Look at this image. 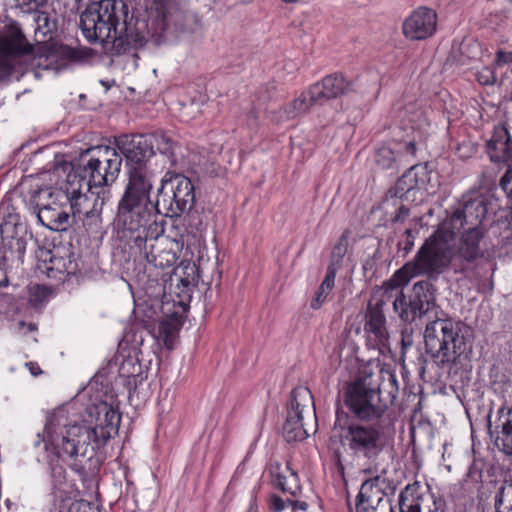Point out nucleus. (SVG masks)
<instances>
[{
	"mask_svg": "<svg viewBox=\"0 0 512 512\" xmlns=\"http://www.w3.org/2000/svg\"><path fill=\"white\" fill-rule=\"evenodd\" d=\"M336 275L334 274V269H327L325 278L321 285L319 286L315 296L311 300L310 307L314 310H318L321 308L323 303L326 301L327 296L332 291L335 283Z\"/></svg>",
	"mask_w": 512,
	"mask_h": 512,
	"instance_id": "33",
	"label": "nucleus"
},
{
	"mask_svg": "<svg viewBox=\"0 0 512 512\" xmlns=\"http://www.w3.org/2000/svg\"><path fill=\"white\" fill-rule=\"evenodd\" d=\"M453 234V231L444 228L434 231L418 248L413 259L406 262L386 282L387 287L398 288L418 276H425L428 281L437 280L452 264L454 265Z\"/></svg>",
	"mask_w": 512,
	"mask_h": 512,
	"instance_id": "5",
	"label": "nucleus"
},
{
	"mask_svg": "<svg viewBox=\"0 0 512 512\" xmlns=\"http://www.w3.org/2000/svg\"><path fill=\"white\" fill-rule=\"evenodd\" d=\"M491 412L490 409L487 428L491 437L495 435V444L500 447L512 437V408L506 404L498 408L494 429H492Z\"/></svg>",
	"mask_w": 512,
	"mask_h": 512,
	"instance_id": "26",
	"label": "nucleus"
},
{
	"mask_svg": "<svg viewBox=\"0 0 512 512\" xmlns=\"http://www.w3.org/2000/svg\"><path fill=\"white\" fill-rule=\"evenodd\" d=\"M459 232L456 248L453 249L455 272H465L473 264L491 260L494 250L487 229Z\"/></svg>",
	"mask_w": 512,
	"mask_h": 512,
	"instance_id": "10",
	"label": "nucleus"
},
{
	"mask_svg": "<svg viewBox=\"0 0 512 512\" xmlns=\"http://www.w3.org/2000/svg\"><path fill=\"white\" fill-rule=\"evenodd\" d=\"M379 476L361 485L356 497V512H394L391 499L377 486Z\"/></svg>",
	"mask_w": 512,
	"mask_h": 512,
	"instance_id": "18",
	"label": "nucleus"
},
{
	"mask_svg": "<svg viewBox=\"0 0 512 512\" xmlns=\"http://www.w3.org/2000/svg\"><path fill=\"white\" fill-rule=\"evenodd\" d=\"M349 245V233L345 231L337 240L331 252V259L327 269H334V274L341 267L342 259L347 253Z\"/></svg>",
	"mask_w": 512,
	"mask_h": 512,
	"instance_id": "35",
	"label": "nucleus"
},
{
	"mask_svg": "<svg viewBox=\"0 0 512 512\" xmlns=\"http://www.w3.org/2000/svg\"><path fill=\"white\" fill-rule=\"evenodd\" d=\"M70 196L71 187L67 188L66 191L45 187L35 191L33 194L35 204H37V201H46V204L52 207H69Z\"/></svg>",
	"mask_w": 512,
	"mask_h": 512,
	"instance_id": "29",
	"label": "nucleus"
},
{
	"mask_svg": "<svg viewBox=\"0 0 512 512\" xmlns=\"http://www.w3.org/2000/svg\"><path fill=\"white\" fill-rule=\"evenodd\" d=\"M461 321L439 318L429 321L424 331L425 350L440 368L450 367L468 350Z\"/></svg>",
	"mask_w": 512,
	"mask_h": 512,
	"instance_id": "6",
	"label": "nucleus"
},
{
	"mask_svg": "<svg viewBox=\"0 0 512 512\" xmlns=\"http://www.w3.org/2000/svg\"><path fill=\"white\" fill-rule=\"evenodd\" d=\"M50 263L52 264L50 270H56L59 273L74 275L78 271L77 263L71 259V257L63 258L51 256Z\"/></svg>",
	"mask_w": 512,
	"mask_h": 512,
	"instance_id": "39",
	"label": "nucleus"
},
{
	"mask_svg": "<svg viewBox=\"0 0 512 512\" xmlns=\"http://www.w3.org/2000/svg\"><path fill=\"white\" fill-rule=\"evenodd\" d=\"M270 475L272 478V485L280 489L282 492H287L292 497H298L301 493V486L299 484L298 474L290 468L287 462L285 466L275 462L270 466Z\"/></svg>",
	"mask_w": 512,
	"mask_h": 512,
	"instance_id": "25",
	"label": "nucleus"
},
{
	"mask_svg": "<svg viewBox=\"0 0 512 512\" xmlns=\"http://www.w3.org/2000/svg\"><path fill=\"white\" fill-rule=\"evenodd\" d=\"M486 213V203L482 198L470 199L452 213L448 220L449 226L453 231L486 229L482 225Z\"/></svg>",
	"mask_w": 512,
	"mask_h": 512,
	"instance_id": "16",
	"label": "nucleus"
},
{
	"mask_svg": "<svg viewBox=\"0 0 512 512\" xmlns=\"http://www.w3.org/2000/svg\"><path fill=\"white\" fill-rule=\"evenodd\" d=\"M501 447L505 453L512 454V437Z\"/></svg>",
	"mask_w": 512,
	"mask_h": 512,
	"instance_id": "53",
	"label": "nucleus"
},
{
	"mask_svg": "<svg viewBox=\"0 0 512 512\" xmlns=\"http://www.w3.org/2000/svg\"><path fill=\"white\" fill-rule=\"evenodd\" d=\"M446 503L442 498L433 497V508H430V512H446Z\"/></svg>",
	"mask_w": 512,
	"mask_h": 512,
	"instance_id": "49",
	"label": "nucleus"
},
{
	"mask_svg": "<svg viewBox=\"0 0 512 512\" xmlns=\"http://www.w3.org/2000/svg\"><path fill=\"white\" fill-rule=\"evenodd\" d=\"M71 186V196L69 211L73 217H78L83 225L89 230H96L101 225V213L105 202L109 199V193L106 191L94 192L86 188L88 193H82L83 183L79 182V187Z\"/></svg>",
	"mask_w": 512,
	"mask_h": 512,
	"instance_id": "13",
	"label": "nucleus"
},
{
	"mask_svg": "<svg viewBox=\"0 0 512 512\" xmlns=\"http://www.w3.org/2000/svg\"><path fill=\"white\" fill-rule=\"evenodd\" d=\"M383 307L382 300H377L375 303L369 302L365 314L364 329L369 334V340L373 337L375 346L379 350L386 348L389 340Z\"/></svg>",
	"mask_w": 512,
	"mask_h": 512,
	"instance_id": "20",
	"label": "nucleus"
},
{
	"mask_svg": "<svg viewBox=\"0 0 512 512\" xmlns=\"http://www.w3.org/2000/svg\"><path fill=\"white\" fill-rule=\"evenodd\" d=\"M35 23L34 40L38 46L40 57H45L50 64L58 58L75 59L76 51L68 46L54 41L57 32V19L46 11H36L33 14Z\"/></svg>",
	"mask_w": 512,
	"mask_h": 512,
	"instance_id": "12",
	"label": "nucleus"
},
{
	"mask_svg": "<svg viewBox=\"0 0 512 512\" xmlns=\"http://www.w3.org/2000/svg\"><path fill=\"white\" fill-rule=\"evenodd\" d=\"M393 309L404 322L411 323L420 319L410 292L405 294L403 291H400L393 301Z\"/></svg>",
	"mask_w": 512,
	"mask_h": 512,
	"instance_id": "30",
	"label": "nucleus"
},
{
	"mask_svg": "<svg viewBox=\"0 0 512 512\" xmlns=\"http://www.w3.org/2000/svg\"><path fill=\"white\" fill-rule=\"evenodd\" d=\"M496 512H503L501 509L495 510Z\"/></svg>",
	"mask_w": 512,
	"mask_h": 512,
	"instance_id": "61",
	"label": "nucleus"
},
{
	"mask_svg": "<svg viewBox=\"0 0 512 512\" xmlns=\"http://www.w3.org/2000/svg\"><path fill=\"white\" fill-rule=\"evenodd\" d=\"M404 235H405V239L403 241L399 242L398 247L400 250L404 251L405 255H407L409 252L412 251V249L414 247L415 236L411 229H406L404 232Z\"/></svg>",
	"mask_w": 512,
	"mask_h": 512,
	"instance_id": "43",
	"label": "nucleus"
},
{
	"mask_svg": "<svg viewBox=\"0 0 512 512\" xmlns=\"http://www.w3.org/2000/svg\"><path fill=\"white\" fill-rule=\"evenodd\" d=\"M406 120L413 130H422L429 125L428 118L420 107L408 106L406 108Z\"/></svg>",
	"mask_w": 512,
	"mask_h": 512,
	"instance_id": "38",
	"label": "nucleus"
},
{
	"mask_svg": "<svg viewBox=\"0 0 512 512\" xmlns=\"http://www.w3.org/2000/svg\"><path fill=\"white\" fill-rule=\"evenodd\" d=\"M161 21L163 30L174 28L177 32L193 33L201 27V18L198 14L181 4L171 10Z\"/></svg>",
	"mask_w": 512,
	"mask_h": 512,
	"instance_id": "23",
	"label": "nucleus"
},
{
	"mask_svg": "<svg viewBox=\"0 0 512 512\" xmlns=\"http://www.w3.org/2000/svg\"><path fill=\"white\" fill-rule=\"evenodd\" d=\"M34 212L38 221L52 231H66L71 224L69 207H52L46 201H37Z\"/></svg>",
	"mask_w": 512,
	"mask_h": 512,
	"instance_id": "21",
	"label": "nucleus"
},
{
	"mask_svg": "<svg viewBox=\"0 0 512 512\" xmlns=\"http://www.w3.org/2000/svg\"><path fill=\"white\" fill-rule=\"evenodd\" d=\"M120 420L118 410L107 403L98 407L97 424L94 427L77 422L71 424L67 413L58 410L48 416L44 434L37 435L34 445L38 447L43 442L45 450L48 445H52L73 459L76 467L84 469L85 463L91 461L96 451L117 433Z\"/></svg>",
	"mask_w": 512,
	"mask_h": 512,
	"instance_id": "2",
	"label": "nucleus"
},
{
	"mask_svg": "<svg viewBox=\"0 0 512 512\" xmlns=\"http://www.w3.org/2000/svg\"><path fill=\"white\" fill-rule=\"evenodd\" d=\"M1 249L4 261L23 263V257L32 234L18 213H8L0 225Z\"/></svg>",
	"mask_w": 512,
	"mask_h": 512,
	"instance_id": "14",
	"label": "nucleus"
},
{
	"mask_svg": "<svg viewBox=\"0 0 512 512\" xmlns=\"http://www.w3.org/2000/svg\"><path fill=\"white\" fill-rule=\"evenodd\" d=\"M340 439L343 447L354 460L369 465L364 472L371 473V465L375 463L384 448L380 427L351 420L342 428Z\"/></svg>",
	"mask_w": 512,
	"mask_h": 512,
	"instance_id": "9",
	"label": "nucleus"
},
{
	"mask_svg": "<svg viewBox=\"0 0 512 512\" xmlns=\"http://www.w3.org/2000/svg\"><path fill=\"white\" fill-rule=\"evenodd\" d=\"M122 160L117 149L111 146L102 145L88 149L82 155L74 177L78 175L79 182L89 189L108 187L118 178Z\"/></svg>",
	"mask_w": 512,
	"mask_h": 512,
	"instance_id": "7",
	"label": "nucleus"
},
{
	"mask_svg": "<svg viewBox=\"0 0 512 512\" xmlns=\"http://www.w3.org/2000/svg\"><path fill=\"white\" fill-rule=\"evenodd\" d=\"M428 181L429 177L426 167L413 165L398 179L395 187L388 190L387 196L402 198L411 190L424 189Z\"/></svg>",
	"mask_w": 512,
	"mask_h": 512,
	"instance_id": "22",
	"label": "nucleus"
},
{
	"mask_svg": "<svg viewBox=\"0 0 512 512\" xmlns=\"http://www.w3.org/2000/svg\"><path fill=\"white\" fill-rule=\"evenodd\" d=\"M9 284V279L4 270L0 269V288L7 287Z\"/></svg>",
	"mask_w": 512,
	"mask_h": 512,
	"instance_id": "52",
	"label": "nucleus"
},
{
	"mask_svg": "<svg viewBox=\"0 0 512 512\" xmlns=\"http://www.w3.org/2000/svg\"><path fill=\"white\" fill-rule=\"evenodd\" d=\"M26 367L29 369L30 373L33 375V376H39L40 374H42V370L41 368L39 367V365L35 362H27L26 364Z\"/></svg>",
	"mask_w": 512,
	"mask_h": 512,
	"instance_id": "50",
	"label": "nucleus"
},
{
	"mask_svg": "<svg viewBox=\"0 0 512 512\" xmlns=\"http://www.w3.org/2000/svg\"><path fill=\"white\" fill-rule=\"evenodd\" d=\"M148 138L152 139L153 147L156 146L157 150L168 158L171 166L176 165V150L179 148L177 142L164 133L154 134Z\"/></svg>",
	"mask_w": 512,
	"mask_h": 512,
	"instance_id": "31",
	"label": "nucleus"
},
{
	"mask_svg": "<svg viewBox=\"0 0 512 512\" xmlns=\"http://www.w3.org/2000/svg\"><path fill=\"white\" fill-rule=\"evenodd\" d=\"M375 163L384 170H397L395 154L393 150L387 146H382L376 150Z\"/></svg>",
	"mask_w": 512,
	"mask_h": 512,
	"instance_id": "37",
	"label": "nucleus"
},
{
	"mask_svg": "<svg viewBox=\"0 0 512 512\" xmlns=\"http://www.w3.org/2000/svg\"><path fill=\"white\" fill-rule=\"evenodd\" d=\"M46 0H13V5L22 12H36L38 7L45 3Z\"/></svg>",
	"mask_w": 512,
	"mask_h": 512,
	"instance_id": "42",
	"label": "nucleus"
},
{
	"mask_svg": "<svg viewBox=\"0 0 512 512\" xmlns=\"http://www.w3.org/2000/svg\"><path fill=\"white\" fill-rule=\"evenodd\" d=\"M415 485H407L399 494L400 512H421L420 496L414 495Z\"/></svg>",
	"mask_w": 512,
	"mask_h": 512,
	"instance_id": "32",
	"label": "nucleus"
},
{
	"mask_svg": "<svg viewBox=\"0 0 512 512\" xmlns=\"http://www.w3.org/2000/svg\"><path fill=\"white\" fill-rule=\"evenodd\" d=\"M437 28V13L428 7L414 10L403 22L402 31L407 39L421 41L432 37Z\"/></svg>",
	"mask_w": 512,
	"mask_h": 512,
	"instance_id": "17",
	"label": "nucleus"
},
{
	"mask_svg": "<svg viewBox=\"0 0 512 512\" xmlns=\"http://www.w3.org/2000/svg\"><path fill=\"white\" fill-rule=\"evenodd\" d=\"M288 506H291L293 512L302 511L305 512L308 509V504L305 501L298 500L297 497L287 498Z\"/></svg>",
	"mask_w": 512,
	"mask_h": 512,
	"instance_id": "46",
	"label": "nucleus"
},
{
	"mask_svg": "<svg viewBox=\"0 0 512 512\" xmlns=\"http://www.w3.org/2000/svg\"><path fill=\"white\" fill-rule=\"evenodd\" d=\"M405 152L410 155H415L416 153V146L414 141H409L405 144Z\"/></svg>",
	"mask_w": 512,
	"mask_h": 512,
	"instance_id": "51",
	"label": "nucleus"
},
{
	"mask_svg": "<svg viewBox=\"0 0 512 512\" xmlns=\"http://www.w3.org/2000/svg\"><path fill=\"white\" fill-rule=\"evenodd\" d=\"M497 64L512 63V52L498 51L496 55Z\"/></svg>",
	"mask_w": 512,
	"mask_h": 512,
	"instance_id": "48",
	"label": "nucleus"
},
{
	"mask_svg": "<svg viewBox=\"0 0 512 512\" xmlns=\"http://www.w3.org/2000/svg\"><path fill=\"white\" fill-rule=\"evenodd\" d=\"M487 153L494 163H508L512 161V138L504 126L496 127L492 137L487 142Z\"/></svg>",
	"mask_w": 512,
	"mask_h": 512,
	"instance_id": "24",
	"label": "nucleus"
},
{
	"mask_svg": "<svg viewBox=\"0 0 512 512\" xmlns=\"http://www.w3.org/2000/svg\"><path fill=\"white\" fill-rule=\"evenodd\" d=\"M269 508L273 512H282L288 506L287 499L284 500L280 496L271 495L268 501Z\"/></svg>",
	"mask_w": 512,
	"mask_h": 512,
	"instance_id": "44",
	"label": "nucleus"
},
{
	"mask_svg": "<svg viewBox=\"0 0 512 512\" xmlns=\"http://www.w3.org/2000/svg\"><path fill=\"white\" fill-rule=\"evenodd\" d=\"M281 1L284 3H295V2H298L299 0H281Z\"/></svg>",
	"mask_w": 512,
	"mask_h": 512,
	"instance_id": "57",
	"label": "nucleus"
},
{
	"mask_svg": "<svg viewBox=\"0 0 512 512\" xmlns=\"http://www.w3.org/2000/svg\"><path fill=\"white\" fill-rule=\"evenodd\" d=\"M478 81L482 85H491L494 84V82L496 81V77L492 70H490L489 68H484L478 74Z\"/></svg>",
	"mask_w": 512,
	"mask_h": 512,
	"instance_id": "45",
	"label": "nucleus"
},
{
	"mask_svg": "<svg viewBox=\"0 0 512 512\" xmlns=\"http://www.w3.org/2000/svg\"><path fill=\"white\" fill-rule=\"evenodd\" d=\"M19 325H20L21 327H24V326H26V323H25L24 321H21V322L19 323Z\"/></svg>",
	"mask_w": 512,
	"mask_h": 512,
	"instance_id": "58",
	"label": "nucleus"
},
{
	"mask_svg": "<svg viewBox=\"0 0 512 512\" xmlns=\"http://www.w3.org/2000/svg\"><path fill=\"white\" fill-rule=\"evenodd\" d=\"M125 369V363L121 366V371H124Z\"/></svg>",
	"mask_w": 512,
	"mask_h": 512,
	"instance_id": "60",
	"label": "nucleus"
},
{
	"mask_svg": "<svg viewBox=\"0 0 512 512\" xmlns=\"http://www.w3.org/2000/svg\"><path fill=\"white\" fill-rule=\"evenodd\" d=\"M397 376L380 368L359 375L347 385L344 403L353 416L361 421H377L393 405L398 395Z\"/></svg>",
	"mask_w": 512,
	"mask_h": 512,
	"instance_id": "4",
	"label": "nucleus"
},
{
	"mask_svg": "<svg viewBox=\"0 0 512 512\" xmlns=\"http://www.w3.org/2000/svg\"><path fill=\"white\" fill-rule=\"evenodd\" d=\"M153 3L161 20L181 4L179 0H153Z\"/></svg>",
	"mask_w": 512,
	"mask_h": 512,
	"instance_id": "41",
	"label": "nucleus"
},
{
	"mask_svg": "<svg viewBox=\"0 0 512 512\" xmlns=\"http://www.w3.org/2000/svg\"><path fill=\"white\" fill-rule=\"evenodd\" d=\"M410 294L420 319L438 308L436 305L435 288L430 281L421 280L416 282Z\"/></svg>",
	"mask_w": 512,
	"mask_h": 512,
	"instance_id": "27",
	"label": "nucleus"
},
{
	"mask_svg": "<svg viewBox=\"0 0 512 512\" xmlns=\"http://www.w3.org/2000/svg\"><path fill=\"white\" fill-rule=\"evenodd\" d=\"M401 342H402V346H403V348L411 346V345H412V339H411V336H410V335L405 336V335L403 334V335H402V340H401Z\"/></svg>",
	"mask_w": 512,
	"mask_h": 512,
	"instance_id": "54",
	"label": "nucleus"
},
{
	"mask_svg": "<svg viewBox=\"0 0 512 512\" xmlns=\"http://www.w3.org/2000/svg\"><path fill=\"white\" fill-rule=\"evenodd\" d=\"M507 512H512V504H510V506L508 507V511Z\"/></svg>",
	"mask_w": 512,
	"mask_h": 512,
	"instance_id": "59",
	"label": "nucleus"
},
{
	"mask_svg": "<svg viewBox=\"0 0 512 512\" xmlns=\"http://www.w3.org/2000/svg\"><path fill=\"white\" fill-rule=\"evenodd\" d=\"M409 216V209L405 205H401L396 215L393 217V222H402Z\"/></svg>",
	"mask_w": 512,
	"mask_h": 512,
	"instance_id": "47",
	"label": "nucleus"
},
{
	"mask_svg": "<svg viewBox=\"0 0 512 512\" xmlns=\"http://www.w3.org/2000/svg\"><path fill=\"white\" fill-rule=\"evenodd\" d=\"M195 202V190L191 180L181 173L166 172L161 179V185L157 191V200L153 204V214L157 221V213L174 218L180 217L190 211Z\"/></svg>",
	"mask_w": 512,
	"mask_h": 512,
	"instance_id": "8",
	"label": "nucleus"
},
{
	"mask_svg": "<svg viewBox=\"0 0 512 512\" xmlns=\"http://www.w3.org/2000/svg\"><path fill=\"white\" fill-rule=\"evenodd\" d=\"M80 28L90 43L110 45L112 55H122L145 46L150 35L145 19L129 16L122 0L92 2L80 15Z\"/></svg>",
	"mask_w": 512,
	"mask_h": 512,
	"instance_id": "3",
	"label": "nucleus"
},
{
	"mask_svg": "<svg viewBox=\"0 0 512 512\" xmlns=\"http://www.w3.org/2000/svg\"><path fill=\"white\" fill-rule=\"evenodd\" d=\"M181 272H182V274L180 275L181 277H189V278L191 277L190 273L188 272V269H186V265H183L181 267Z\"/></svg>",
	"mask_w": 512,
	"mask_h": 512,
	"instance_id": "55",
	"label": "nucleus"
},
{
	"mask_svg": "<svg viewBox=\"0 0 512 512\" xmlns=\"http://www.w3.org/2000/svg\"><path fill=\"white\" fill-rule=\"evenodd\" d=\"M186 269H188V272L190 273L189 277H181L179 276L177 289L179 290L177 293L178 296H182L183 298H190L192 290L195 286H197L199 281V273L198 268L194 263H187Z\"/></svg>",
	"mask_w": 512,
	"mask_h": 512,
	"instance_id": "34",
	"label": "nucleus"
},
{
	"mask_svg": "<svg viewBox=\"0 0 512 512\" xmlns=\"http://www.w3.org/2000/svg\"><path fill=\"white\" fill-rule=\"evenodd\" d=\"M512 504V484H502L494 497L495 510L501 509L502 505Z\"/></svg>",
	"mask_w": 512,
	"mask_h": 512,
	"instance_id": "40",
	"label": "nucleus"
},
{
	"mask_svg": "<svg viewBox=\"0 0 512 512\" xmlns=\"http://www.w3.org/2000/svg\"><path fill=\"white\" fill-rule=\"evenodd\" d=\"M315 419V407L313 395L308 387L298 386L290 394L287 406V417L282 427L284 439L290 442H298L308 437L304 419Z\"/></svg>",
	"mask_w": 512,
	"mask_h": 512,
	"instance_id": "11",
	"label": "nucleus"
},
{
	"mask_svg": "<svg viewBox=\"0 0 512 512\" xmlns=\"http://www.w3.org/2000/svg\"><path fill=\"white\" fill-rule=\"evenodd\" d=\"M353 88V81L346 79L341 73H334L311 85L308 89V95L311 96L312 102L323 105L331 99L353 91Z\"/></svg>",
	"mask_w": 512,
	"mask_h": 512,
	"instance_id": "19",
	"label": "nucleus"
},
{
	"mask_svg": "<svg viewBox=\"0 0 512 512\" xmlns=\"http://www.w3.org/2000/svg\"><path fill=\"white\" fill-rule=\"evenodd\" d=\"M28 330H29V331H34V330H36V325H35V324H33V323L28 324Z\"/></svg>",
	"mask_w": 512,
	"mask_h": 512,
	"instance_id": "56",
	"label": "nucleus"
},
{
	"mask_svg": "<svg viewBox=\"0 0 512 512\" xmlns=\"http://www.w3.org/2000/svg\"><path fill=\"white\" fill-rule=\"evenodd\" d=\"M318 105L311 101L308 91L303 92L297 99L293 100L284 107V113L288 118H294L299 114L307 112L311 106Z\"/></svg>",
	"mask_w": 512,
	"mask_h": 512,
	"instance_id": "36",
	"label": "nucleus"
},
{
	"mask_svg": "<svg viewBox=\"0 0 512 512\" xmlns=\"http://www.w3.org/2000/svg\"><path fill=\"white\" fill-rule=\"evenodd\" d=\"M116 149L125 157L127 184L117 206L116 224L135 260L155 268H164L157 242L163 234L153 214L150 194L157 173L150 165L154 155L153 141L146 135H121L115 139ZM169 262V260H167Z\"/></svg>",
	"mask_w": 512,
	"mask_h": 512,
	"instance_id": "1",
	"label": "nucleus"
},
{
	"mask_svg": "<svg viewBox=\"0 0 512 512\" xmlns=\"http://www.w3.org/2000/svg\"><path fill=\"white\" fill-rule=\"evenodd\" d=\"M33 50L20 27L10 25L0 38V81L12 74L16 57L30 54Z\"/></svg>",
	"mask_w": 512,
	"mask_h": 512,
	"instance_id": "15",
	"label": "nucleus"
},
{
	"mask_svg": "<svg viewBox=\"0 0 512 512\" xmlns=\"http://www.w3.org/2000/svg\"><path fill=\"white\" fill-rule=\"evenodd\" d=\"M182 325V317L178 312L165 315L159 322V337L166 348L173 349L177 334Z\"/></svg>",
	"mask_w": 512,
	"mask_h": 512,
	"instance_id": "28",
	"label": "nucleus"
}]
</instances>
